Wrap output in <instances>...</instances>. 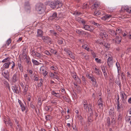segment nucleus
Segmentation results:
<instances>
[{
	"label": "nucleus",
	"mask_w": 131,
	"mask_h": 131,
	"mask_svg": "<svg viewBox=\"0 0 131 131\" xmlns=\"http://www.w3.org/2000/svg\"><path fill=\"white\" fill-rule=\"evenodd\" d=\"M36 10L39 14L44 13L45 10V8L42 4L39 3L36 5Z\"/></svg>",
	"instance_id": "obj_1"
},
{
	"label": "nucleus",
	"mask_w": 131,
	"mask_h": 131,
	"mask_svg": "<svg viewBox=\"0 0 131 131\" xmlns=\"http://www.w3.org/2000/svg\"><path fill=\"white\" fill-rule=\"evenodd\" d=\"M49 5L52 8H54L56 7L58 8L62 6V4L61 2L57 1L51 2L50 3Z\"/></svg>",
	"instance_id": "obj_2"
},
{
	"label": "nucleus",
	"mask_w": 131,
	"mask_h": 131,
	"mask_svg": "<svg viewBox=\"0 0 131 131\" xmlns=\"http://www.w3.org/2000/svg\"><path fill=\"white\" fill-rule=\"evenodd\" d=\"M11 64H12L11 69L12 70H13L15 65V63L12 61L5 63L4 64L3 66L6 69H8L9 68V65Z\"/></svg>",
	"instance_id": "obj_3"
},
{
	"label": "nucleus",
	"mask_w": 131,
	"mask_h": 131,
	"mask_svg": "<svg viewBox=\"0 0 131 131\" xmlns=\"http://www.w3.org/2000/svg\"><path fill=\"white\" fill-rule=\"evenodd\" d=\"M46 57V56L43 55L41 53L36 52V53L34 58L38 59H40L43 61V59L45 58Z\"/></svg>",
	"instance_id": "obj_4"
},
{
	"label": "nucleus",
	"mask_w": 131,
	"mask_h": 131,
	"mask_svg": "<svg viewBox=\"0 0 131 131\" xmlns=\"http://www.w3.org/2000/svg\"><path fill=\"white\" fill-rule=\"evenodd\" d=\"M2 74L5 79L8 80H9V73L7 70L3 69L2 71Z\"/></svg>",
	"instance_id": "obj_5"
},
{
	"label": "nucleus",
	"mask_w": 131,
	"mask_h": 131,
	"mask_svg": "<svg viewBox=\"0 0 131 131\" xmlns=\"http://www.w3.org/2000/svg\"><path fill=\"white\" fill-rule=\"evenodd\" d=\"M19 79V77L18 75L17 71L13 74L11 79V80L14 83L17 82Z\"/></svg>",
	"instance_id": "obj_6"
},
{
	"label": "nucleus",
	"mask_w": 131,
	"mask_h": 131,
	"mask_svg": "<svg viewBox=\"0 0 131 131\" xmlns=\"http://www.w3.org/2000/svg\"><path fill=\"white\" fill-rule=\"evenodd\" d=\"M120 94L122 102L123 103H125V100L127 99V96L123 91L120 92Z\"/></svg>",
	"instance_id": "obj_7"
},
{
	"label": "nucleus",
	"mask_w": 131,
	"mask_h": 131,
	"mask_svg": "<svg viewBox=\"0 0 131 131\" xmlns=\"http://www.w3.org/2000/svg\"><path fill=\"white\" fill-rule=\"evenodd\" d=\"M82 28L84 29L85 30H87L90 31H92V30L91 29L90 26L89 25H87L86 23V21H85V23L84 24H83Z\"/></svg>",
	"instance_id": "obj_8"
},
{
	"label": "nucleus",
	"mask_w": 131,
	"mask_h": 131,
	"mask_svg": "<svg viewBox=\"0 0 131 131\" xmlns=\"http://www.w3.org/2000/svg\"><path fill=\"white\" fill-rule=\"evenodd\" d=\"M49 19L50 20H58V18L57 16V14L56 13L54 12L52 13V14L50 16L49 18Z\"/></svg>",
	"instance_id": "obj_9"
},
{
	"label": "nucleus",
	"mask_w": 131,
	"mask_h": 131,
	"mask_svg": "<svg viewBox=\"0 0 131 131\" xmlns=\"http://www.w3.org/2000/svg\"><path fill=\"white\" fill-rule=\"evenodd\" d=\"M98 105L100 109H102L103 107V102L102 99L100 97L97 101Z\"/></svg>",
	"instance_id": "obj_10"
},
{
	"label": "nucleus",
	"mask_w": 131,
	"mask_h": 131,
	"mask_svg": "<svg viewBox=\"0 0 131 131\" xmlns=\"http://www.w3.org/2000/svg\"><path fill=\"white\" fill-rule=\"evenodd\" d=\"M18 102L19 104L20 107H21L22 111L23 112L24 111L26 110V107L25 106L21 101L19 99H18Z\"/></svg>",
	"instance_id": "obj_11"
},
{
	"label": "nucleus",
	"mask_w": 131,
	"mask_h": 131,
	"mask_svg": "<svg viewBox=\"0 0 131 131\" xmlns=\"http://www.w3.org/2000/svg\"><path fill=\"white\" fill-rule=\"evenodd\" d=\"M75 20L80 24H84L85 21H86L84 19L79 17H77L75 18Z\"/></svg>",
	"instance_id": "obj_12"
},
{
	"label": "nucleus",
	"mask_w": 131,
	"mask_h": 131,
	"mask_svg": "<svg viewBox=\"0 0 131 131\" xmlns=\"http://www.w3.org/2000/svg\"><path fill=\"white\" fill-rule=\"evenodd\" d=\"M76 31L77 33L79 35H85L86 34V32L81 30H77Z\"/></svg>",
	"instance_id": "obj_13"
},
{
	"label": "nucleus",
	"mask_w": 131,
	"mask_h": 131,
	"mask_svg": "<svg viewBox=\"0 0 131 131\" xmlns=\"http://www.w3.org/2000/svg\"><path fill=\"white\" fill-rule=\"evenodd\" d=\"M49 75L50 77L52 79H56L58 80L59 79L58 76L56 74H54L53 73L51 72L50 73H49Z\"/></svg>",
	"instance_id": "obj_14"
},
{
	"label": "nucleus",
	"mask_w": 131,
	"mask_h": 131,
	"mask_svg": "<svg viewBox=\"0 0 131 131\" xmlns=\"http://www.w3.org/2000/svg\"><path fill=\"white\" fill-rule=\"evenodd\" d=\"M112 17L111 15H107L102 17V19L104 20H107L111 18Z\"/></svg>",
	"instance_id": "obj_15"
},
{
	"label": "nucleus",
	"mask_w": 131,
	"mask_h": 131,
	"mask_svg": "<svg viewBox=\"0 0 131 131\" xmlns=\"http://www.w3.org/2000/svg\"><path fill=\"white\" fill-rule=\"evenodd\" d=\"M108 32L113 37L117 35V34L115 30L112 29H110L108 31Z\"/></svg>",
	"instance_id": "obj_16"
},
{
	"label": "nucleus",
	"mask_w": 131,
	"mask_h": 131,
	"mask_svg": "<svg viewBox=\"0 0 131 131\" xmlns=\"http://www.w3.org/2000/svg\"><path fill=\"white\" fill-rule=\"evenodd\" d=\"M117 102V108L118 110H119L121 107H122V104L120 105L119 102V95H117V98L116 99Z\"/></svg>",
	"instance_id": "obj_17"
},
{
	"label": "nucleus",
	"mask_w": 131,
	"mask_h": 131,
	"mask_svg": "<svg viewBox=\"0 0 131 131\" xmlns=\"http://www.w3.org/2000/svg\"><path fill=\"white\" fill-rule=\"evenodd\" d=\"M21 64L22 62L21 59H19L18 61V66L20 71L23 70V67Z\"/></svg>",
	"instance_id": "obj_18"
},
{
	"label": "nucleus",
	"mask_w": 131,
	"mask_h": 131,
	"mask_svg": "<svg viewBox=\"0 0 131 131\" xmlns=\"http://www.w3.org/2000/svg\"><path fill=\"white\" fill-rule=\"evenodd\" d=\"M122 38L120 36H117L115 38V42L117 43H119L121 41Z\"/></svg>",
	"instance_id": "obj_19"
},
{
	"label": "nucleus",
	"mask_w": 131,
	"mask_h": 131,
	"mask_svg": "<svg viewBox=\"0 0 131 131\" xmlns=\"http://www.w3.org/2000/svg\"><path fill=\"white\" fill-rule=\"evenodd\" d=\"M43 35V32L40 29H38L37 30V36L38 37H41Z\"/></svg>",
	"instance_id": "obj_20"
},
{
	"label": "nucleus",
	"mask_w": 131,
	"mask_h": 131,
	"mask_svg": "<svg viewBox=\"0 0 131 131\" xmlns=\"http://www.w3.org/2000/svg\"><path fill=\"white\" fill-rule=\"evenodd\" d=\"M113 58L112 57H109L107 59V64L108 66L110 67L111 65V61L112 60Z\"/></svg>",
	"instance_id": "obj_21"
},
{
	"label": "nucleus",
	"mask_w": 131,
	"mask_h": 131,
	"mask_svg": "<svg viewBox=\"0 0 131 131\" xmlns=\"http://www.w3.org/2000/svg\"><path fill=\"white\" fill-rule=\"evenodd\" d=\"M30 52L31 55L34 58L36 53L35 50L34 49L31 48L30 49Z\"/></svg>",
	"instance_id": "obj_22"
},
{
	"label": "nucleus",
	"mask_w": 131,
	"mask_h": 131,
	"mask_svg": "<svg viewBox=\"0 0 131 131\" xmlns=\"http://www.w3.org/2000/svg\"><path fill=\"white\" fill-rule=\"evenodd\" d=\"M51 93L52 95H54L57 97H60L61 96V95L59 93H56L54 91H52L51 92Z\"/></svg>",
	"instance_id": "obj_23"
},
{
	"label": "nucleus",
	"mask_w": 131,
	"mask_h": 131,
	"mask_svg": "<svg viewBox=\"0 0 131 131\" xmlns=\"http://www.w3.org/2000/svg\"><path fill=\"white\" fill-rule=\"evenodd\" d=\"M103 73V74L105 78H106L107 77V73L106 71L105 68L103 66L101 67Z\"/></svg>",
	"instance_id": "obj_24"
},
{
	"label": "nucleus",
	"mask_w": 131,
	"mask_h": 131,
	"mask_svg": "<svg viewBox=\"0 0 131 131\" xmlns=\"http://www.w3.org/2000/svg\"><path fill=\"white\" fill-rule=\"evenodd\" d=\"M3 120L5 124H6V122L7 121H10V119L9 117L7 115H6V116H5L4 115L3 117Z\"/></svg>",
	"instance_id": "obj_25"
},
{
	"label": "nucleus",
	"mask_w": 131,
	"mask_h": 131,
	"mask_svg": "<svg viewBox=\"0 0 131 131\" xmlns=\"http://www.w3.org/2000/svg\"><path fill=\"white\" fill-rule=\"evenodd\" d=\"M12 90L14 92L18 94L19 91L18 90V88L16 86H12Z\"/></svg>",
	"instance_id": "obj_26"
},
{
	"label": "nucleus",
	"mask_w": 131,
	"mask_h": 131,
	"mask_svg": "<svg viewBox=\"0 0 131 131\" xmlns=\"http://www.w3.org/2000/svg\"><path fill=\"white\" fill-rule=\"evenodd\" d=\"M94 69L95 70V73H96L97 75H102V74L101 72L99 70V69H97L96 67H95Z\"/></svg>",
	"instance_id": "obj_27"
},
{
	"label": "nucleus",
	"mask_w": 131,
	"mask_h": 131,
	"mask_svg": "<svg viewBox=\"0 0 131 131\" xmlns=\"http://www.w3.org/2000/svg\"><path fill=\"white\" fill-rule=\"evenodd\" d=\"M10 58L8 57L7 58L3 59L2 62L3 63H6L10 61Z\"/></svg>",
	"instance_id": "obj_28"
},
{
	"label": "nucleus",
	"mask_w": 131,
	"mask_h": 131,
	"mask_svg": "<svg viewBox=\"0 0 131 131\" xmlns=\"http://www.w3.org/2000/svg\"><path fill=\"white\" fill-rule=\"evenodd\" d=\"M93 82V85L94 86H96L97 85L96 84L97 82L95 79L94 78H93L91 80Z\"/></svg>",
	"instance_id": "obj_29"
},
{
	"label": "nucleus",
	"mask_w": 131,
	"mask_h": 131,
	"mask_svg": "<svg viewBox=\"0 0 131 131\" xmlns=\"http://www.w3.org/2000/svg\"><path fill=\"white\" fill-rule=\"evenodd\" d=\"M23 89V94L24 95H25L27 94V92L28 90V87H27L26 85L25 87H24V89Z\"/></svg>",
	"instance_id": "obj_30"
},
{
	"label": "nucleus",
	"mask_w": 131,
	"mask_h": 131,
	"mask_svg": "<svg viewBox=\"0 0 131 131\" xmlns=\"http://www.w3.org/2000/svg\"><path fill=\"white\" fill-rule=\"evenodd\" d=\"M32 62L33 64L35 65H38L40 64L37 61L33 59H32Z\"/></svg>",
	"instance_id": "obj_31"
},
{
	"label": "nucleus",
	"mask_w": 131,
	"mask_h": 131,
	"mask_svg": "<svg viewBox=\"0 0 131 131\" xmlns=\"http://www.w3.org/2000/svg\"><path fill=\"white\" fill-rule=\"evenodd\" d=\"M25 59H26V62L28 65H30L31 64V62L30 61V58L29 56H28V57L26 58Z\"/></svg>",
	"instance_id": "obj_32"
},
{
	"label": "nucleus",
	"mask_w": 131,
	"mask_h": 131,
	"mask_svg": "<svg viewBox=\"0 0 131 131\" xmlns=\"http://www.w3.org/2000/svg\"><path fill=\"white\" fill-rule=\"evenodd\" d=\"M30 107L33 109H35L36 108V107L34 105V103L33 102H30Z\"/></svg>",
	"instance_id": "obj_33"
},
{
	"label": "nucleus",
	"mask_w": 131,
	"mask_h": 131,
	"mask_svg": "<svg viewBox=\"0 0 131 131\" xmlns=\"http://www.w3.org/2000/svg\"><path fill=\"white\" fill-rule=\"evenodd\" d=\"M44 109L46 111H48L49 110L51 111L52 110V108H51V107L50 106H45Z\"/></svg>",
	"instance_id": "obj_34"
},
{
	"label": "nucleus",
	"mask_w": 131,
	"mask_h": 131,
	"mask_svg": "<svg viewBox=\"0 0 131 131\" xmlns=\"http://www.w3.org/2000/svg\"><path fill=\"white\" fill-rule=\"evenodd\" d=\"M102 12L100 10H96L95 11L94 14L96 16H99L102 14Z\"/></svg>",
	"instance_id": "obj_35"
},
{
	"label": "nucleus",
	"mask_w": 131,
	"mask_h": 131,
	"mask_svg": "<svg viewBox=\"0 0 131 131\" xmlns=\"http://www.w3.org/2000/svg\"><path fill=\"white\" fill-rule=\"evenodd\" d=\"M46 70V68L44 66H42L41 67L40 69V70L41 73L43 72V71H44Z\"/></svg>",
	"instance_id": "obj_36"
},
{
	"label": "nucleus",
	"mask_w": 131,
	"mask_h": 131,
	"mask_svg": "<svg viewBox=\"0 0 131 131\" xmlns=\"http://www.w3.org/2000/svg\"><path fill=\"white\" fill-rule=\"evenodd\" d=\"M100 4L98 2H95L94 4V6L95 8H96L99 7Z\"/></svg>",
	"instance_id": "obj_37"
},
{
	"label": "nucleus",
	"mask_w": 131,
	"mask_h": 131,
	"mask_svg": "<svg viewBox=\"0 0 131 131\" xmlns=\"http://www.w3.org/2000/svg\"><path fill=\"white\" fill-rule=\"evenodd\" d=\"M50 68L51 70H53L54 71H56L57 70V67L56 66H51L50 67Z\"/></svg>",
	"instance_id": "obj_38"
},
{
	"label": "nucleus",
	"mask_w": 131,
	"mask_h": 131,
	"mask_svg": "<svg viewBox=\"0 0 131 131\" xmlns=\"http://www.w3.org/2000/svg\"><path fill=\"white\" fill-rule=\"evenodd\" d=\"M28 57L27 56L26 53L22 54V59L25 60Z\"/></svg>",
	"instance_id": "obj_39"
},
{
	"label": "nucleus",
	"mask_w": 131,
	"mask_h": 131,
	"mask_svg": "<svg viewBox=\"0 0 131 131\" xmlns=\"http://www.w3.org/2000/svg\"><path fill=\"white\" fill-rule=\"evenodd\" d=\"M91 52V53L93 56V57L94 58H95L96 56V54L94 51L92 50H90Z\"/></svg>",
	"instance_id": "obj_40"
},
{
	"label": "nucleus",
	"mask_w": 131,
	"mask_h": 131,
	"mask_svg": "<svg viewBox=\"0 0 131 131\" xmlns=\"http://www.w3.org/2000/svg\"><path fill=\"white\" fill-rule=\"evenodd\" d=\"M106 124L108 126H109L110 125V119L109 117H108L107 118Z\"/></svg>",
	"instance_id": "obj_41"
},
{
	"label": "nucleus",
	"mask_w": 131,
	"mask_h": 131,
	"mask_svg": "<svg viewBox=\"0 0 131 131\" xmlns=\"http://www.w3.org/2000/svg\"><path fill=\"white\" fill-rule=\"evenodd\" d=\"M50 52L54 54H56L57 53V51L55 50H54L52 49H51L50 50Z\"/></svg>",
	"instance_id": "obj_42"
},
{
	"label": "nucleus",
	"mask_w": 131,
	"mask_h": 131,
	"mask_svg": "<svg viewBox=\"0 0 131 131\" xmlns=\"http://www.w3.org/2000/svg\"><path fill=\"white\" fill-rule=\"evenodd\" d=\"M42 40H43L45 42H46L47 41V40L48 38V37H46L45 36H42Z\"/></svg>",
	"instance_id": "obj_43"
},
{
	"label": "nucleus",
	"mask_w": 131,
	"mask_h": 131,
	"mask_svg": "<svg viewBox=\"0 0 131 131\" xmlns=\"http://www.w3.org/2000/svg\"><path fill=\"white\" fill-rule=\"evenodd\" d=\"M115 83L118 85H119V86H121V82L119 80H116L115 81Z\"/></svg>",
	"instance_id": "obj_44"
},
{
	"label": "nucleus",
	"mask_w": 131,
	"mask_h": 131,
	"mask_svg": "<svg viewBox=\"0 0 131 131\" xmlns=\"http://www.w3.org/2000/svg\"><path fill=\"white\" fill-rule=\"evenodd\" d=\"M95 60L97 63H101V59H99L98 58H96Z\"/></svg>",
	"instance_id": "obj_45"
},
{
	"label": "nucleus",
	"mask_w": 131,
	"mask_h": 131,
	"mask_svg": "<svg viewBox=\"0 0 131 131\" xmlns=\"http://www.w3.org/2000/svg\"><path fill=\"white\" fill-rule=\"evenodd\" d=\"M54 28L55 29L58 30L59 31H61V28L59 26H54Z\"/></svg>",
	"instance_id": "obj_46"
},
{
	"label": "nucleus",
	"mask_w": 131,
	"mask_h": 131,
	"mask_svg": "<svg viewBox=\"0 0 131 131\" xmlns=\"http://www.w3.org/2000/svg\"><path fill=\"white\" fill-rule=\"evenodd\" d=\"M116 65L117 68V69H119L120 70L121 67L119 63L118 62H117L116 63Z\"/></svg>",
	"instance_id": "obj_47"
},
{
	"label": "nucleus",
	"mask_w": 131,
	"mask_h": 131,
	"mask_svg": "<svg viewBox=\"0 0 131 131\" xmlns=\"http://www.w3.org/2000/svg\"><path fill=\"white\" fill-rule=\"evenodd\" d=\"M103 35L104 37H105V38H107L108 37V35L106 34V33H100V35Z\"/></svg>",
	"instance_id": "obj_48"
},
{
	"label": "nucleus",
	"mask_w": 131,
	"mask_h": 131,
	"mask_svg": "<svg viewBox=\"0 0 131 131\" xmlns=\"http://www.w3.org/2000/svg\"><path fill=\"white\" fill-rule=\"evenodd\" d=\"M104 46L106 48H108L110 47V44L109 43H106L105 44Z\"/></svg>",
	"instance_id": "obj_49"
},
{
	"label": "nucleus",
	"mask_w": 131,
	"mask_h": 131,
	"mask_svg": "<svg viewBox=\"0 0 131 131\" xmlns=\"http://www.w3.org/2000/svg\"><path fill=\"white\" fill-rule=\"evenodd\" d=\"M51 39L49 37H48V39L47 40V41H46V42H47L48 43H51Z\"/></svg>",
	"instance_id": "obj_50"
},
{
	"label": "nucleus",
	"mask_w": 131,
	"mask_h": 131,
	"mask_svg": "<svg viewBox=\"0 0 131 131\" xmlns=\"http://www.w3.org/2000/svg\"><path fill=\"white\" fill-rule=\"evenodd\" d=\"M41 73H42L44 77H45L47 74L48 73V72L46 71V70L44 71H43V72H42Z\"/></svg>",
	"instance_id": "obj_51"
},
{
	"label": "nucleus",
	"mask_w": 131,
	"mask_h": 131,
	"mask_svg": "<svg viewBox=\"0 0 131 131\" xmlns=\"http://www.w3.org/2000/svg\"><path fill=\"white\" fill-rule=\"evenodd\" d=\"M20 84L22 89H23L24 87V86L25 84V82H21L20 83Z\"/></svg>",
	"instance_id": "obj_52"
},
{
	"label": "nucleus",
	"mask_w": 131,
	"mask_h": 131,
	"mask_svg": "<svg viewBox=\"0 0 131 131\" xmlns=\"http://www.w3.org/2000/svg\"><path fill=\"white\" fill-rule=\"evenodd\" d=\"M11 40L9 38L7 40V46H9L10 44L11 43Z\"/></svg>",
	"instance_id": "obj_53"
},
{
	"label": "nucleus",
	"mask_w": 131,
	"mask_h": 131,
	"mask_svg": "<svg viewBox=\"0 0 131 131\" xmlns=\"http://www.w3.org/2000/svg\"><path fill=\"white\" fill-rule=\"evenodd\" d=\"M81 14V13L80 12H74L73 13V14L77 16Z\"/></svg>",
	"instance_id": "obj_54"
},
{
	"label": "nucleus",
	"mask_w": 131,
	"mask_h": 131,
	"mask_svg": "<svg viewBox=\"0 0 131 131\" xmlns=\"http://www.w3.org/2000/svg\"><path fill=\"white\" fill-rule=\"evenodd\" d=\"M116 31L118 33H120L122 31V29L119 28H117L116 30Z\"/></svg>",
	"instance_id": "obj_55"
},
{
	"label": "nucleus",
	"mask_w": 131,
	"mask_h": 131,
	"mask_svg": "<svg viewBox=\"0 0 131 131\" xmlns=\"http://www.w3.org/2000/svg\"><path fill=\"white\" fill-rule=\"evenodd\" d=\"M75 81L79 83L80 84L81 83V80L78 77H77V79H76Z\"/></svg>",
	"instance_id": "obj_56"
},
{
	"label": "nucleus",
	"mask_w": 131,
	"mask_h": 131,
	"mask_svg": "<svg viewBox=\"0 0 131 131\" xmlns=\"http://www.w3.org/2000/svg\"><path fill=\"white\" fill-rule=\"evenodd\" d=\"M50 32L51 33L55 35H57V33L55 32L54 30H50Z\"/></svg>",
	"instance_id": "obj_57"
},
{
	"label": "nucleus",
	"mask_w": 131,
	"mask_h": 131,
	"mask_svg": "<svg viewBox=\"0 0 131 131\" xmlns=\"http://www.w3.org/2000/svg\"><path fill=\"white\" fill-rule=\"evenodd\" d=\"M88 6V5L87 3H84L83 5V8L84 9L86 8Z\"/></svg>",
	"instance_id": "obj_58"
},
{
	"label": "nucleus",
	"mask_w": 131,
	"mask_h": 131,
	"mask_svg": "<svg viewBox=\"0 0 131 131\" xmlns=\"http://www.w3.org/2000/svg\"><path fill=\"white\" fill-rule=\"evenodd\" d=\"M58 43L59 44H62L63 42V41L62 39L58 40Z\"/></svg>",
	"instance_id": "obj_59"
},
{
	"label": "nucleus",
	"mask_w": 131,
	"mask_h": 131,
	"mask_svg": "<svg viewBox=\"0 0 131 131\" xmlns=\"http://www.w3.org/2000/svg\"><path fill=\"white\" fill-rule=\"evenodd\" d=\"M85 109H87L88 108H89L88 106V104H84L83 105Z\"/></svg>",
	"instance_id": "obj_60"
},
{
	"label": "nucleus",
	"mask_w": 131,
	"mask_h": 131,
	"mask_svg": "<svg viewBox=\"0 0 131 131\" xmlns=\"http://www.w3.org/2000/svg\"><path fill=\"white\" fill-rule=\"evenodd\" d=\"M34 80L35 81H37L38 79V77L37 76H34Z\"/></svg>",
	"instance_id": "obj_61"
},
{
	"label": "nucleus",
	"mask_w": 131,
	"mask_h": 131,
	"mask_svg": "<svg viewBox=\"0 0 131 131\" xmlns=\"http://www.w3.org/2000/svg\"><path fill=\"white\" fill-rule=\"evenodd\" d=\"M45 53L48 56H51V54L50 53L47 51H45Z\"/></svg>",
	"instance_id": "obj_62"
},
{
	"label": "nucleus",
	"mask_w": 131,
	"mask_h": 131,
	"mask_svg": "<svg viewBox=\"0 0 131 131\" xmlns=\"http://www.w3.org/2000/svg\"><path fill=\"white\" fill-rule=\"evenodd\" d=\"M114 113L113 110L111 109L109 111V115H112Z\"/></svg>",
	"instance_id": "obj_63"
},
{
	"label": "nucleus",
	"mask_w": 131,
	"mask_h": 131,
	"mask_svg": "<svg viewBox=\"0 0 131 131\" xmlns=\"http://www.w3.org/2000/svg\"><path fill=\"white\" fill-rule=\"evenodd\" d=\"M126 12L129 13H131V8H128L126 9Z\"/></svg>",
	"instance_id": "obj_64"
}]
</instances>
